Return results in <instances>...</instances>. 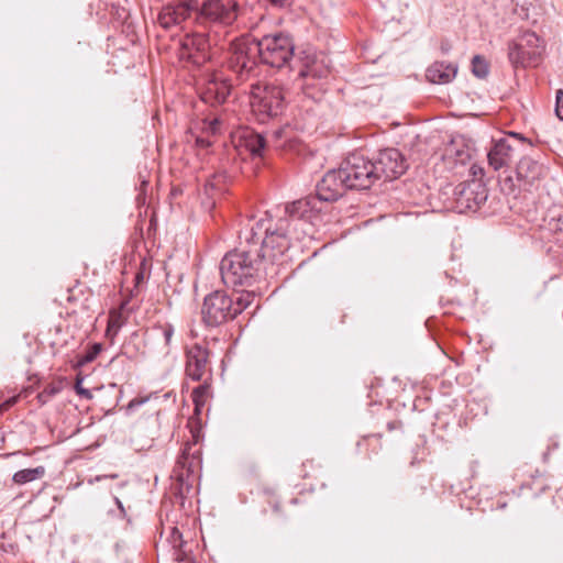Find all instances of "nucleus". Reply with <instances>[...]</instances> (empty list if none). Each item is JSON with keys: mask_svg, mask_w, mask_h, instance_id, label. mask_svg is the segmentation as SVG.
<instances>
[{"mask_svg": "<svg viewBox=\"0 0 563 563\" xmlns=\"http://www.w3.org/2000/svg\"><path fill=\"white\" fill-rule=\"evenodd\" d=\"M310 227L309 219L294 220L285 209V217L274 221L268 212L249 228L240 232L241 241L247 245L256 243L257 254L275 274V263L290 246L291 240H300Z\"/></svg>", "mask_w": 563, "mask_h": 563, "instance_id": "f257e3e1", "label": "nucleus"}, {"mask_svg": "<svg viewBox=\"0 0 563 563\" xmlns=\"http://www.w3.org/2000/svg\"><path fill=\"white\" fill-rule=\"evenodd\" d=\"M294 56V43L288 34L276 33L260 40L242 38L233 43L229 68L239 81L256 75L258 59L271 67L280 68Z\"/></svg>", "mask_w": 563, "mask_h": 563, "instance_id": "f03ea898", "label": "nucleus"}, {"mask_svg": "<svg viewBox=\"0 0 563 563\" xmlns=\"http://www.w3.org/2000/svg\"><path fill=\"white\" fill-rule=\"evenodd\" d=\"M256 243L241 246L227 253L220 262V275L228 287H252L272 274L269 267L257 254Z\"/></svg>", "mask_w": 563, "mask_h": 563, "instance_id": "7ed1b4c3", "label": "nucleus"}, {"mask_svg": "<svg viewBox=\"0 0 563 563\" xmlns=\"http://www.w3.org/2000/svg\"><path fill=\"white\" fill-rule=\"evenodd\" d=\"M344 173L338 169L329 170L317 185V195L308 196L286 205L287 212L294 220L309 219L314 212H319L322 201L332 202L341 198L346 190H351Z\"/></svg>", "mask_w": 563, "mask_h": 563, "instance_id": "20e7f679", "label": "nucleus"}, {"mask_svg": "<svg viewBox=\"0 0 563 563\" xmlns=\"http://www.w3.org/2000/svg\"><path fill=\"white\" fill-rule=\"evenodd\" d=\"M239 15L236 0H206L196 13V25L210 29L219 33V30L231 25Z\"/></svg>", "mask_w": 563, "mask_h": 563, "instance_id": "39448f33", "label": "nucleus"}, {"mask_svg": "<svg viewBox=\"0 0 563 563\" xmlns=\"http://www.w3.org/2000/svg\"><path fill=\"white\" fill-rule=\"evenodd\" d=\"M252 110L264 122L268 118L276 117L284 109L285 95L283 88L273 84H254L250 92Z\"/></svg>", "mask_w": 563, "mask_h": 563, "instance_id": "423d86ee", "label": "nucleus"}, {"mask_svg": "<svg viewBox=\"0 0 563 563\" xmlns=\"http://www.w3.org/2000/svg\"><path fill=\"white\" fill-rule=\"evenodd\" d=\"M197 0H175L164 5L157 14L158 25L167 32L187 30L196 24Z\"/></svg>", "mask_w": 563, "mask_h": 563, "instance_id": "0eeeda50", "label": "nucleus"}, {"mask_svg": "<svg viewBox=\"0 0 563 563\" xmlns=\"http://www.w3.org/2000/svg\"><path fill=\"white\" fill-rule=\"evenodd\" d=\"M544 44L532 31H525L509 44L508 58L514 67H536L542 60Z\"/></svg>", "mask_w": 563, "mask_h": 563, "instance_id": "6e6552de", "label": "nucleus"}, {"mask_svg": "<svg viewBox=\"0 0 563 563\" xmlns=\"http://www.w3.org/2000/svg\"><path fill=\"white\" fill-rule=\"evenodd\" d=\"M194 31L180 40L179 57L196 66H201L212 57V45H217L218 32Z\"/></svg>", "mask_w": 563, "mask_h": 563, "instance_id": "1a4fd4ad", "label": "nucleus"}, {"mask_svg": "<svg viewBox=\"0 0 563 563\" xmlns=\"http://www.w3.org/2000/svg\"><path fill=\"white\" fill-rule=\"evenodd\" d=\"M347 180L350 189L365 190L371 188L378 179L373 161L361 153H352L340 165Z\"/></svg>", "mask_w": 563, "mask_h": 563, "instance_id": "9d476101", "label": "nucleus"}, {"mask_svg": "<svg viewBox=\"0 0 563 563\" xmlns=\"http://www.w3.org/2000/svg\"><path fill=\"white\" fill-rule=\"evenodd\" d=\"M298 75L303 95L319 99L322 95L323 84L321 81L330 75V66L323 56L306 55Z\"/></svg>", "mask_w": 563, "mask_h": 563, "instance_id": "9b49d317", "label": "nucleus"}, {"mask_svg": "<svg viewBox=\"0 0 563 563\" xmlns=\"http://www.w3.org/2000/svg\"><path fill=\"white\" fill-rule=\"evenodd\" d=\"M199 430H191V440L184 443L173 470V477L181 485L189 481L201 467V446Z\"/></svg>", "mask_w": 563, "mask_h": 563, "instance_id": "f8f14e48", "label": "nucleus"}, {"mask_svg": "<svg viewBox=\"0 0 563 563\" xmlns=\"http://www.w3.org/2000/svg\"><path fill=\"white\" fill-rule=\"evenodd\" d=\"M202 321L208 327H219L235 318L233 298L222 290L206 296L201 308Z\"/></svg>", "mask_w": 563, "mask_h": 563, "instance_id": "ddd939ff", "label": "nucleus"}, {"mask_svg": "<svg viewBox=\"0 0 563 563\" xmlns=\"http://www.w3.org/2000/svg\"><path fill=\"white\" fill-rule=\"evenodd\" d=\"M459 212L476 211L487 199V188L479 180L459 184L453 191Z\"/></svg>", "mask_w": 563, "mask_h": 563, "instance_id": "4468645a", "label": "nucleus"}, {"mask_svg": "<svg viewBox=\"0 0 563 563\" xmlns=\"http://www.w3.org/2000/svg\"><path fill=\"white\" fill-rule=\"evenodd\" d=\"M377 179L384 178L385 180H393L400 177L408 164L399 150L389 147L379 151L375 161H373Z\"/></svg>", "mask_w": 563, "mask_h": 563, "instance_id": "2eb2a0df", "label": "nucleus"}, {"mask_svg": "<svg viewBox=\"0 0 563 563\" xmlns=\"http://www.w3.org/2000/svg\"><path fill=\"white\" fill-rule=\"evenodd\" d=\"M547 174L548 167L541 154L537 156H523L516 168L519 186L523 187L526 190L538 187Z\"/></svg>", "mask_w": 563, "mask_h": 563, "instance_id": "dca6fc26", "label": "nucleus"}, {"mask_svg": "<svg viewBox=\"0 0 563 563\" xmlns=\"http://www.w3.org/2000/svg\"><path fill=\"white\" fill-rule=\"evenodd\" d=\"M185 373L194 382L211 378L209 351L199 344L186 349Z\"/></svg>", "mask_w": 563, "mask_h": 563, "instance_id": "f3484780", "label": "nucleus"}, {"mask_svg": "<svg viewBox=\"0 0 563 563\" xmlns=\"http://www.w3.org/2000/svg\"><path fill=\"white\" fill-rule=\"evenodd\" d=\"M511 141L523 142L525 137L520 136L518 133L510 132L506 136L496 140L494 145L487 153V159L490 167L495 170L507 166L511 161L514 144Z\"/></svg>", "mask_w": 563, "mask_h": 563, "instance_id": "a211bd4d", "label": "nucleus"}, {"mask_svg": "<svg viewBox=\"0 0 563 563\" xmlns=\"http://www.w3.org/2000/svg\"><path fill=\"white\" fill-rule=\"evenodd\" d=\"M231 92V85L225 79L209 80L201 91V100L211 106L222 104Z\"/></svg>", "mask_w": 563, "mask_h": 563, "instance_id": "6ab92c4d", "label": "nucleus"}, {"mask_svg": "<svg viewBox=\"0 0 563 563\" xmlns=\"http://www.w3.org/2000/svg\"><path fill=\"white\" fill-rule=\"evenodd\" d=\"M236 147L244 148L254 159L263 158L266 148V141L262 134L246 130L240 135Z\"/></svg>", "mask_w": 563, "mask_h": 563, "instance_id": "aec40b11", "label": "nucleus"}, {"mask_svg": "<svg viewBox=\"0 0 563 563\" xmlns=\"http://www.w3.org/2000/svg\"><path fill=\"white\" fill-rule=\"evenodd\" d=\"M457 74V66L453 63L435 62L427 69L426 77L432 84H448Z\"/></svg>", "mask_w": 563, "mask_h": 563, "instance_id": "412c9836", "label": "nucleus"}, {"mask_svg": "<svg viewBox=\"0 0 563 563\" xmlns=\"http://www.w3.org/2000/svg\"><path fill=\"white\" fill-rule=\"evenodd\" d=\"M225 176L223 174H214L207 179L205 184V194L211 199L210 207H214L216 197L223 191Z\"/></svg>", "mask_w": 563, "mask_h": 563, "instance_id": "4be33fe9", "label": "nucleus"}, {"mask_svg": "<svg viewBox=\"0 0 563 563\" xmlns=\"http://www.w3.org/2000/svg\"><path fill=\"white\" fill-rule=\"evenodd\" d=\"M211 378H205L203 380H200L201 384L194 388L191 393V398L195 404V409L198 412L200 408L206 404L208 397L210 396L211 385H210Z\"/></svg>", "mask_w": 563, "mask_h": 563, "instance_id": "5701e85b", "label": "nucleus"}, {"mask_svg": "<svg viewBox=\"0 0 563 563\" xmlns=\"http://www.w3.org/2000/svg\"><path fill=\"white\" fill-rule=\"evenodd\" d=\"M45 467L44 466H37L34 468H25L18 471L13 475V482L19 485L26 484L29 482H33L36 479L42 478L45 475Z\"/></svg>", "mask_w": 563, "mask_h": 563, "instance_id": "b1692460", "label": "nucleus"}, {"mask_svg": "<svg viewBox=\"0 0 563 563\" xmlns=\"http://www.w3.org/2000/svg\"><path fill=\"white\" fill-rule=\"evenodd\" d=\"M254 291H236V297L233 298V312L235 317L244 311L254 300Z\"/></svg>", "mask_w": 563, "mask_h": 563, "instance_id": "393cba45", "label": "nucleus"}, {"mask_svg": "<svg viewBox=\"0 0 563 563\" xmlns=\"http://www.w3.org/2000/svg\"><path fill=\"white\" fill-rule=\"evenodd\" d=\"M446 154L450 157H452L455 163L462 165L466 164L472 158V150L464 144H462L461 146L454 144L451 148L446 151Z\"/></svg>", "mask_w": 563, "mask_h": 563, "instance_id": "a878e982", "label": "nucleus"}, {"mask_svg": "<svg viewBox=\"0 0 563 563\" xmlns=\"http://www.w3.org/2000/svg\"><path fill=\"white\" fill-rule=\"evenodd\" d=\"M472 73L478 78H485L488 75V63L479 55L472 59Z\"/></svg>", "mask_w": 563, "mask_h": 563, "instance_id": "bb28decb", "label": "nucleus"}, {"mask_svg": "<svg viewBox=\"0 0 563 563\" xmlns=\"http://www.w3.org/2000/svg\"><path fill=\"white\" fill-rule=\"evenodd\" d=\"M101 350L102 345L100 343H93L87 349L86 353L81 356L79 364L84 365L86 363L92 362L99 355Z\"/></svg>", "mask_w": 563, "mask_h": 563, "instance_id": "cd10ccee", "label": "nucleus"}, {"mask_svg": "<svg viewBox=\"0 0 563 563\" xmlns=\"http://www.w3.org/2000/svg\"><path fill=\"white\" fill-rule=\"evenodd\" d=\"M221 121L218 118L203 120L201 130L209 135H216L220 132Z\"/></svg>", "mask_w": 563, "mask_h": 563, "instance_id": "c85d7f7f", "label": "nucleus"}, {"mask_svg": "<svg viewBox=\"0 0 563 563\" xmlns=\"http://www.w3.org/2000/svg\"><path fill=\"white\" fill-rule=\"evenodd\" d=\"M167 541L174 549H179L183 545V536L177 527H168Z\"/></svg>", "mask_w": 563, "mask_h": 563, "instance_id": "c756f323", "label": "nucleus"}, {"mask_svg": "<svg viewBox=\"0 0 563 563\" xmlns=\"http://www.w3.org/2000/svg\"><path fill=\"white\" fill-rule=\"evenodd\" d=\"M555 115L563 120V89L556 90L555 93Z\"/></svg>", "mask_w": 563, "mask_h": 563, "instance_id": "7c9ffc66", "label": "nucleus"}, {"mask_svg": "<svg viewBox=\"0 0 563 563\" xmlns=\"http://www.w3.org/2000/svg\"><path fill=\"white\" fill-rule=\"evenodd\" d=\"M380 434H372L364 437L361 441L357 442V449L361 451L364 446L369 445L372 442H375L380 448Z\"/></svg>", "mask_w": 563, "mask_h": 563, "instance_id": "2f4dec72", "label": "nucleus"}, {"mask_svg": "<svg viewBox=\"0 0 563 563\" xmlns=\"http://www.w3.org/2000/svg\"><path fill=\"white\" fill-rule=\"evenodd\" d=\"M161 329H162V334H163V338L165 341V345L169 346L170 342H172V338L174 335V327L172 324L167 323V324L162 325Z\"/></svg>", "mask_w": 563, "mask_h": 563, "instance_id": "473e14b6", "label": "nucleus"}, {"mask_svg": "<svg viewBox=\"0 0 563 563\" xmlns=\"http://www.w3.org/2000/svg\"><path fill=\"white\" fill-rule=\"evenodd\" d=\"M75 390L81 397H85L87 399H91L92 398V394L90 393V390H88V389L82 387V378H77L76 379Z\"/></svg>", "mask_w": 563, "mask_h": 563, "instance_id": "72a5a7b5", "label": "nucleus"}, {"mask_svg": "<svg viewBox=\"0 0 563 563\" xmlns=\"http://www.w3.org/2000/svg\"><path fill=\"white\" fill-rule=\"evenodd\" d=\"M19 396H12L5 401L0 404V413L9 410L12 406H14L18 401Z\"/></svg>", "mask_w": 563, "mask_h": 563, "instance_id": "f704fd0d", "label": "nucleus"}, {"mask_svg": "<svg viewBox=\"0 0 563 563\" xmlns=\"http://www.w3.org/2000/svg\"><path fill=\"white\" fill-rule=\"evenodd\" d=\"M56 393H57V389L55 387H47L41 394H38V399L42 402H45L47 400V398L54 396Z\"/></svg>", "mask_w": 563, "mask_h": 563, "instance_id": "c9c22d12", "label": "nucleus"}, {"mask_svg": "<svg viewBox=\"0 0 563 563\" xmlns=\"http://www.w3.org/2000/svg\"><path fill=\"white\" fill-rule=\"evenodd\" d=\"M119 328H120V323H119L118 318H115V319L110 318V320L108 322V328H107V335H110L111 332L117 333Z\"/></svg>", "mask_w": 563, "mask_h": 563, "instance_id": "e433bc0d", "label": "nucleus"}, {"mask_svg": "<svg viewBox=\"0 0 563 563\" xmlns=\"http://www.w3.org/2000/svg\"><path fill=\"white\" fill-rule=\"evenodd\" d=\"M196 144L200 148H208L212 145V141L209 139V136H198L196 139Z\"/></svg>", "mask_w": 563, "mask_h": 563, "instance_id": "4c0bfd02", "label": "nucleus"}, {"mask_svg": "<svg viewBox=\"0 0 563 563\" xmlns=\"http://www.w3.org/2000/svg\"><path fill=\"white\" fill-rule=\"evenodd\" d=\"M286 134H287L286 129H279L274 132V136H275L276 141L283 140L284 137H286Z\"/></svg>", "mask_w": 563, "mask_h": 563, "instance_id": "58836bf2", "label": "nucleus"}, {"mask_svg": "<svg viewBox=\"0 0 563 563\" xmlns=\"http://www.w3.org/2000/svg\"><path fill=\"white\" fill-rule=\"evenodd\" d=\"M269 2L276 7H286L291 3V0H269Z\"/></svg>", "mask_w": 563, "mask_h": 563, "instance_id": "ea45409f", "label": "nucleus"}, {"mask_svg": "<svg viewBox=\"0 0 563 563\" xmlns=\"http://www.w3.org/2000/svg\"><path fill=\"white\" fill-rule=\"evenodd\" d=\"M400 424H401V423H400L399 421H390V422H388V423H387V429H388L389 431H393V430H395V429L400 428Z\"/></svg>", "mask_w": 563, "mask_h": 563, "instance_id": "a19ab883", "label": "nucleus"}, {"mask_svg": "<svg viewBox=\"0 0 563 563\" xmlns=\"http://www.w3.org/2000/svg\"><path fill=\"white\" fill-rule=\"evenodd\" d=\"M471 172L474 176H477L478 174L483 175V168L477 167L476 165H472Z\"/></svg>", "mask_w": 563, "mask_h": 563, "instance_id": "79ce46f5", "label": "nucleus"}, {"mask_svg": "<svg viewBox=\"0 0 563 563\" xmlns=\"http://www.w3.org/2000/svg\"><path fill=\"white\" fill-rule=\"evenodd\" d=\"M115 499V504L118 505V508L120 509L121 514L124 516L125 515V510H124V507L121 503V500L119 498H114Z\"/></svg>", "mask_w": 563, "mask_h": 563, "instance_id": "37998d69", "label": "nucleus"}, {"mask_svg": "<svg viewBox=\"0 0 563 563\" xmlns=\"http://www.w3.org/2000/svg\"><path fill=\"white\" fill-rule=\"evenodd\" d=\"M142 402H143V400H140V401H139V400H132V401L129 404V408H132V407H134L135 405H140V404H142Z\"/></svg>", "mask_w": 563, "mask_h": 563, "instance_id": "c03bdc74", "label": "nucleus"}, {"mask_svg": "<svg viewBox=\"0 0 563 563\" xmlns=\"http://www.w3.org/2000/svg\"><path fill=\"white\" fill-rule=\"evenodd\" d=\"M287 141L289 142L290 147L297 145V141L296 140L287 139Z\"/></svg>", "mask_w": 563, "mask_h": 563, "instance_id": "a18cd8bd", "label": "nucleus"}, {"mask_svg": "<svg viewBox=\"0 0 563 563\" xmlns=\"http://www.w3.org/2000/svg\"><path fill=\"white\" fill-rule=\"evenodd\" d=\"M176 560H177V561H183V560H184L183 553L177 552V553H176Z\"/></svg>", "mask_w": 563, "mask_h": 563, "instance_id": "49530a36", "label": "nucleus"}, {"mask_svg": "<svg viewBox=\"0 0 563 563\" xmlns=\"http://www.w3.org/2000/svg\"><path fill=\"white\" fill-rule=\"evenodd\" d=\"M559 222H560V224H561L560 230H561V231H563V214H562V216H560V218H559Z\"/></svg>", "mask_w": 563, "mask_h": 563, "instance_id": "de8ad7c7", "label": "nucleus"}, {"mask_svg": "<svg viewBox=\"0 0 563 563\" xmlns=\"http://www.w3.org/2000/svg\"><path fill=\"white\" fill-rule=\"evenodd\" d=\"M441 49H442L444 53H446V52L449 51V46H446V45L442 44Z\"/></svg>", "mask_w": 563, "mask_h": 563, "instance_id": "09e8293b", "label": "nucleus"}, {"mask_svg": "<svg viewBox=\"0 0 563 563\" xmlns=\"http://www.w3.org/2000/svg\"><path fill=\"white\" fill-rule=\"evenodd\" d=\"M276 146H277V147H282V146H284V144L278 143V144H276Z\"/></svg>", "mask_w": 563, "mask_h": 563, "instance_id": "8fccbe9b", "label": "nucleus"}]
</instances>
